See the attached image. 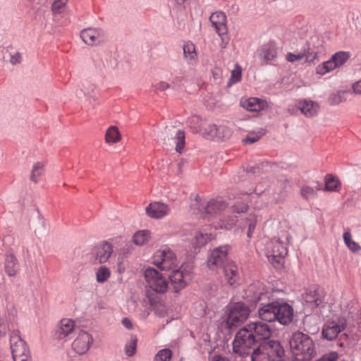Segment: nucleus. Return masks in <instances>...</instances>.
<instances>
[{
  "label": "nucleus",
  "instance_id": "cd10ccee",
  "mask_svg": "<svg viewBox=\"0 0 361 361\" xmlns=\"http://www.w3.org/2000/svg\"><path fill=\"white\" fill-rule=\"evenodd\" d=\"M1 59L5 61H9L12 65L19 64L21 62V54L16 51H10L8 48H2Z\"/></svg>",
  "mask_w": 361,
  "mask_h": 361
},
{
  "label": "nucleus",
  "instance_id": "412c9836",
  "mask_svg": "<svg viewBox=\"0 0 361 361\" xmlns=\"http://www.w3.org/2000/svg\"><path fill=\"white\" fill-rule=\"evenodd\" d=\"M113 252V246L111 243L104 241L95 247V260L102 264L108 261Z\"/></svg>",
  "mask_w": 361,
  "mask_h": 361
},
{
  "label": "nucleus",
  "instance_id": "423d86ee",
  "mask_svg": "<svg viewBox=\"0 0 361 361\" xmlns=\"http://www.w3.org/2000/svg\"><path fill=\"white\" fill-rule=\"evenodd\" d=\"M257 342L252 333L250 331L246 325L235 334L233 342V351L242 357L249 356L250 348Z\"/></svg>",
  "mask_w": 361,
  "mask_h": 361
},
{
  "label": "nucleus",
  "instance_id": "f257e3e1",
  "mask_svg": "<svg viewBox=\"0 0 361 361\" xmlns=\"http://www.w3.org/2000/svg\"><path fill=\"white\" fill-rule=\"evenodd\" d=\"M267 298L265 293H260L255 296L253 301L259 303L258 314L259 318L267 322H279L281 324H290L293 317V309L286 302H271L267 304L262 302Z\"/></svg>",
  "mask_w": 361,
  "mask_h": 361
},
{
  "label": "nucleus",
  "instance_id": "9b49d317",
  "mask_svg": "<svg viewBox=\"0 0 361 361\" xmlns=\"http://www.w3.org/2000/svg\"><path fill=\"white\" fill-rule=\"evenodd\" d=\"M250 309L243 302H237L231 306L226 323L229 327H235L245 322L249 314Z\"/></svg>",
  "mask_w": 361,
  "mask_h": 361
},
{
  "label": "nucleus",
  "instance_id": "0e129e2a",
  "mask_svg": "<svg viewBox=\"0 0 361 361\" xmlns=\"http://www.w3.org/2000/svg\"><path fill=\"white\" fill-rule=\"evenodd\" d=\"M96 66H97L99 70L101 71L102 66H103V63L102 61H99V64H96Z\"/></svg>",
  "mask_w": 361,
  "mask_h": 361
},
{
  "label": "nucleus",
  "instance_id": "8fccbe9b",
  "mask_svg": "<svg viewBox=\"0 0 361 361\" xmlns=\"http://www.w3.org/2000/svg\"><path fill=\"white\" fill-rule=\"evenodd\" d=\"M187 123L191 128H194L195 131H197L201 124V119L197 116H192L188 118Z\"/></svg>",
  "mask_w": 361,
  "mask_h": 361
},
{
  "label": "nucleus",
  "instance_id": "69168bd1",
  "mask_svg": "<svg viewBox=\"0 0 361 361\" xmlns=\"http://www.w3.org/2000/svg\"><path fill=\"white\" fill-rule=\"evenodd\" d=\"M186 0H176V1L178 4H181L183 3H184Z\"/></svg>",
  "mask_w": 361,
  "mask_h": 361
},
{
  "label": "nucleus",
  "instance_id": "680f3d73",
  "mask_svg": "<svg viewBox=\"0 0 361 361\" xmlns=\"http://www.w3.org/2000/svg\"><path fill=\"white\" fill-rule=\"evenodd\" d=\"M122 324L123 325L127 328L128 329H132L133 327V324H132V322H130V320L128 318H123L122 319Z\"/></svg>",
  "mask_w": 361,
  "mask_h": 361
},
{
  "label": "nucleus",
  "instance_id": "052dcab7",
  "mask_svg": "<svg viewBox=\"0 0 361 361\" xmlns=\"http://www.w3.org/2000/svg\"><path fill=\"white\" fill-rule=\"evenodd\" d=\"M353 88L356 94H361V79L359 81L354 83Z\"/></svg>",
  "mask_w": 361,
  "mask_h": 361
},
{
  "label": "nucleus",
  "instance_id": "9d476101",
  "mask_svg": "<svg viewBox=\"0 0 361 361\" xmlns=\"http://www.w3.org/2000/svg\"><path fill=\"white\" fill-rule=\"evenodd\" d=\"M145 278L147 286L157 293H163L167 290L168 281L165 277L154 268H147L145 271Z\"/></svg>",
  "mask_w": 361,
  "mask_h": 361
},
{
  "label": "nucleus",
  "instance_id": "de8ad7c7",
  "mask_svg": "<svg viewBox=\"0 0 361 361\" xmlns=\"http://www.w3.org/2000/svg\"><path fill=\"white\" fill-rule=\"evenodd\" d=\"M67 2H68V0H56V1H55L53 3L52 7H51L53 13L55 14L61 13L63 11Z\"/></svg>",
  "mask_w": 361,
  "mask_h": 361
},
{
  "label": "nucleus",
  "instance_id": "49530a36",
  "mask_svg": "<svg viewBox=\"0 0 361 361\" xmlns=\"http://www.w3.org/2000/svg\"><path fill=\"white\" fill-rule=\"evenodd\" d=\"M217 134V126L214 124H211L204 129V136L207 139L216 140Z\"/></svg>",
  "mask_w": 361,
  "mask_h": 361
},
{
  "label": "nucleus",
  "instance_id": "774afa93",
  "mask_svg": "<svg viewBox=\"0 0 361 361\" xmlns=\"http://www.w3.org/2000/svg\"><path fill=\"white\" fill-rule=\"evenodd\" d=\"M253 173H255V169H253V171H252Z\"/></svg>",
  "mask_w": 361,
  "mask_h": 361
},
{
  "label": "nucleus",
  "instance_id": "79ce46f5",
  "mask_svg": "<svg viewBox=\"0 0 361 361\" xmlns=\"http://www.w3.org/2000/svg\"><path fill=\"white\" fill-rule=\"evenodd\" d=\"M301 196L305 200L314 198L317 195V190L309 185H303L300 189Z\"/></svg>",
  "mask_w": 361,
  "mask_h": 361
},
{
  "label": "nucleus",
  "instance_id": "a18cd8bd",
  "mask_svg": "<svg viewBox=\"0 0 361 361\" xmlns=\"http://www.w3.org/2000/svg\"><path fill=\"white\" fill-rule=\"evenodd\" d=\"M96 87L93 84L85 83L82 84V87L80 90H77L76 94L78 97H81L82 94L91 95L94 92Z\"/></svg>",
  "mask_w": 361,
  "mask_h": 361
},
{
  "label": "nucleus",
  "instance_id": "4c0bfd02",
  "mask_svg": "<svg viewBox=\"0 0 361 361\" xmlns=\"http://www.w3.org/2000/svg\"><path fill=\"white\" fill-rule=\"evenodd\" d=\"M340 184L338 180L331 175H327L325 179V190L328 191H336Z\"/></svg>",
  "mask_w": 361,
  "mask_h": 361
},
{
  "label": "nucleus",
  "instance_id": "72a5a7b5",
  "mask_svg": "<svg viewBox=\"0 0 361 361\" xmlns=\"http://www.w3.org/2000/svg\"><path fill=\"white\" fill-rule=\"evenodd\" d=\"M183 54L189 63L194 61L197 57L195 46L192 43H188L183 46Z\"/></svg>",
  "mask_w": 361,
  "mask_h": 361
},
{
  "label": "nucleus",
  "instance_id": "58836bf2",
  "mask_svg": "<svg viewBox=\"0 0 361 361\" xmlns=\"http://www.w3.org/2000/svg\"><path fill=\"white\" fill-rule=\"evenodd\" d=\"M137 338L135 336H131L130 340L126 343L125 345V352L126 355L130 357L133 356L136 352L137 348Z\"/></svg>",
  "mask_w": 361,
  "mask_h": 361
},
{
  "label": "nucleus",
  "instance_id": "7ed1b4c3",
  "mask_svg": "<svg viewBox=\"0 0 361 361\" xmlns=\"http://www.w3.org/2000/svg\"><path fill=\"white\" fill-rule=\"evenodd\" d=\"M285 350L278 341L269 340L261 343L249 357L251 361H281Z\"/></svg>",
  "mask_w": 361,
  "mask_h": 361
},
{
  "label": "nucleus",
  "instance_id": "338daca9",
  "mask_svg": "<svg viewBox=\"0 0 361 361\" xmlns=\"http://www.w3.org/2000/svg\"><path fill=\"white\" fill-rule=\"evenodd\" d=\"M356 20L358 21L359 24L360 25V23H361V15L357 16Z\"/></svg>",
  "mask_w": 361,
  "mask_h": 361
},
{
  "label": "nucleus",
  "instance_id": "bb28decb",
  "mask_svg": "<svg viewBox=\"0 0 361 361\" xmlns=\"http://www.w3.org/2000/svg\"><path fill=\"white\" fill-rule=\"evenodd\" d=\"M304 300L311 308L317 307L322 302V297L319 289L310 290L306 293Z\"/></svg>",
  "mask_w": 361,
  "mask_h": 361
},
{
  "label": "nucleus",
  "instance_id": "09e8293b",
  "mask_svg": "<svg viewBox=\"0 0 361 361\" xmlns=\"http://www.w3.org/2000/svg\"><path fill=\"white\" fill-rule=\"evenodd\" d=\"M305 55L306 53L303 52L302 50L300 51L298 54L288 52L286 56V59L288 62L294 63L295 61H299L302 60L303 58H305Z\"/></svg>",
  "mask_w": 361,
  "mask_h": 361
},
{
  "label": "nucleus",
  "instance_id": "6e6d98bb",
  "mask_svg": "<svg viewBox=\"0 0 361 361\" xmlns=\"http://www.w3.org/2000/svg\"><path fill=\"white\" fill-rule=\"evenodd\" d=\"M241 71L240 70H234L232 71L231 80L233 82H237L240 80Z\"/></svg>",
  "mask_w": 361,
  "mask_h": 361
},
{
  "label": "nucleus",
  "instance_id": "393cba45",
  "mask_svg": "<svg viewBox=\"0 0 361 361\" xmlns=\"http://www.w3.org/2000/svg\"><path fill=\"white\" fill-rule=\"evenodd\" d=\"M241 106L250 111H259L267 107V102L265 100L251 97L240 102Z\"/></svg>",
  "mask_w": 361,
  "mask_h": 361
},
{
  "label": "nucleus",
  "instance_id": "f03ea898",
  "mask_svg": "<svg viewBox=\"0 0 361 361\" xmlns=\"http://www.w3.org/2000/svg\"><path fill=\"white\" fill-rule=\"evenodd\" d=\"M289 345L293 355L295 357L293 361H310L316 355L315 345L312 338L302 331L293 333Z\"/></svg>",
  "mask_w": 361,
  "mask_h": 361
},
{
  "label": "nucleus",
  "instance_id": "473e14b6",
  "mask_svg": "<svg viewBox=\"0 0 361 361\" xmlns=\"http://www.w3.org/2000/svg\"><path fill=\"white\" fill-rule=\"evenodd\" d=\"M44 171V164L42 162H37L34 164L31 175L30 179L35 183L38 182V178L41 176Z\"/></svg>",
  "mask_w": 361,
  "mask_h": 361
},
{
  "label": "nucleus",
  "instance_id": "b1692460",
  "mask_svg": "<svg viewBox=\"0 0 361 361\" xmlns=\"http://www.w3.org/2000/svg\"><path fill=\"white\" fill-rule=\"evenodd\" d=\"M75 330V324L72 319H63L56 331V336L59 339L65 338L73 333Z\"/></svg>",
  "mask_w": 361,
  "mask_h": 361
},
{
  "label": "nucleus",
  "instance_id": "3c124183",
  "mask_svg": "<svg viewBox=\"0 0 361 361\" xmlns=\"http://www.w3.org/2000/svg\"><path fill=\"white\" fill-rule=\"evenodd\" d=\"M262 135V134L260 133H250L245 139L243 140V142L245 145H250L259 140Z\"/></svg>",
  "mask_w": 361,
  "mask_h": 361
},
{
  "label": "nucleus",
  "instance_id": "dca6fc26",
  "mask_svg": "<svg viewBox=\"0 0 361 361\" xmlns=\"http://www.w3.org/2000/svg\"><path fill=\"white\" fill-rule=\"evenodd\" d=\"M247 325V329L252 333L257 341L267 339L272 334V329L269 325L262 322H252Z\"/></svg>",
  "mask_w": 361,
  "mask_h": 361
},
{
  "label": "nucleus",
  "instance_id": "4d7b16f0",
  "mask_svg": "<svg viewBox=\"0 0 361 361\" xmlns=\"http://www.w3.org/2000/svg\"><path fill=\"white\" fill-rule=\"evenodd\" d=\"M169 84L164 81H161L155 85L156 90L157 91H164L169 88Z\"/></svg>",
  "mask_w": 361,
  "mask_h": 361
},
{
  "label": "nucleus",
  "instance_id": "603ef678",
  "mask_svg": "<svg viewBox=\"0 0 361 361\" xmlns=\"http://www.w3.org/2000/svg\"><path fill=\"white\" fill-rule=\"evenodd\" d=\"M247 220L249 222L247 235H248V237H250L252 231L255 228V223L257 221V216L255 214H253V215L252 214H250L249 217H247Z\"/></svg>",
  "mask_w": 361,
  "mask_h": 361
},
{
  "label": "nucleus",
  "instance_id": "6ab92c4d",
  "mask_svg": "<svg viewBox=\"0 0 361 361\" xmlns=\"http://www.w3.org/2000/svg\"><path fill=\"white\" fill-rule=\"evenodd\" d=\"M257 55L266 64L271 63L277 57V47L274 44H266L257 49Z\"/></svg>",
  "mask_w": 361,
  "mask_h": 361
},
{
  "label": "nucleus",
  "instance_id": "6e6552de",
  "mask_svg": "<svg viewBox=\"0 0 361 361\" xmlns=\"http://www.w3.org/2000/svg\"><path fill=\"white\" fill-rule=\"evenodd\" d=\"M161 138L165 145H171L173 141L176 144V151L181 153L185 146V132L174 126H166L161 133Z\"/></svg>",
  "mask_w": 361,
  "mask_h": 361
},
{
  "label": "nucleus",
  "instance_id": "5701e85b",
  "mask_svg": "<svg viewBox=\"0 0 361 361\" xmlns=\"http://www.w3.org/2000/svg\"><path fill=\"white\" fill-rule=\"evenodd\" d=\"M222 267L224 273V276L227 282L231 286L237 284L239 281L240 277L238 269L236 264H234L232 261H229Z\"/></svg>",
  "mask_w": 361,
  "mask_h": 361
},
{
  "label": "nucleus",
  "instance_id": "c03bdc74",
  "mask_svg": "<svg viewBox=\"0 0 361 361\" xmlns=\"http://www.w3.org/2000/svg\"><path fill=\"white\" fill-rule=\"evenodd\" d=\"M172 353L169 348L160 350L156 355L154 361H170Z\"/></svg>",
  "mask_w": 361,
  "mask_h": 361
},
{
  "label": "nucleus",
  "instance_id": "a211bd4d",
  "mask_svg": "<svg viewBox=\"0 0 361 361\" xmlns=\"http://www.w3.org/2000/svg\"><path fill=\"white\" fill-rule=\"evenodd\" d=\"M93 341L92 336L84 331H80L72 343L73 349L78 354L85 353Z\"/></svg>",
  "mask_w": 361,
  "mask_h": 361
},
{
  "label": "nucleus",
  "instance_id": "20e7f679",
  "mask_svg": "<svg viewBox=\"0 0 361 361\" xmlns=\"http://www.w3.org/2000/svg\"><path fill=\"white\" fill-rule=\"evenodd\" d=\"M226 204L222 200H211L203 201L197 196L191 203L190 208L194 214H200L204 218L214 216L225 209Z\"/></svg>",
  "mask_w": 361,
  "mask_h": 361
},
{
  "label": "nucleus",
  "instance_id": "2eb2a0df",
  "mask_svg": "<svg viewBox=\"0 0 361 361\" xmlns=\"http://www.w3.org/2000/svg\"><path fill=\"white\" fill-rule=\"evenodd\" d=\"M228 246H220L214 249L207 260V265L210 269H215L219 267H224L229 262L228 257Z\"/></svg>",
  "mask_w": 361,
  "mask_h": 361
},
{
  "label": "nucleus",
  "instance_id": "4be33fe9",
  "mask_svg": "<svg viewBox=\"0 0 361 361\" xmlns=\"http://www.w3.org/2000/svg\"><path fill=\"white\" fill-rule=\"evenodd\" d=\"M209 20L219 35L227 33L226 16L223 12L217 11L213 13L210 16Z\"/></svg>",
  "mask_w": 361,
  "mask_h": 361
},
{
  "label": "nucleus",
  "instance_id": "37998d69",
  "mask_svg": "<svg viewBox=\"0 0 361 361\" xmlns=\"http://www.w3.org/2000/svg\"><path fill=\"white\" fill-rule=\"evenodd\" d=\"M345 94L346 92L344 91H338L336 93L331 94L329 99L330 104L336 105L345 101Z\"/></svg>",
  "mask_w": 361,
  "mask_h": 361
},
{
  "label": "nucleus",
  "instance_id": "ea45409f",
  "mask_svg": "<svg viewBox=\"0 0 361 361\" xmlns=\"http://www.w3.org/2000/svg\"><path fill=\"white\" fill-rule=\"evenodd\" d=\"M238 219L235 215H229L221 220L219 227L221 228L231 229L234 226Z\"/></svg>",
  "mask_w": 361,
  "mask_h": 361
},
{
  "label": "nucleus",
  "instance_id": "aec40b11",
  "mask_svg": "<svg viewBox=\"0 0 361 361\" xmlns=\"http://www.w3.org/2000/svg\"><path fill=\"white\" fill-rule=\"evenodd\" d=\"M147 214L154 219H161L166 216L169 212V207L162 202H154L150 203L145 209Z\"/></svg>",
  "mask_w": 361,
  "mask_h": 361
},
{
  "label": "nucleus",
  "instance_id": "1a4fd4ad",
  "mask_svg": "<svg viewBox=\"0 0 361 361\" xmlns=\"http://www.w3.org/2000/svg\"><path fill=\"white\" fill-rule=\"evenodd\" d=\"M153 263L162 270H171L178 266L176 255L168 247H164L154 253Z\"/></svg>",
  "mask_w": 361,
  "mask_h": 361
},
{
  "label": "nucleus",
  "instance_id": "2f4dec72",
  "mask_svg": "<svg viewBox=\"0 0 361 361\" xmlns=\"http://www.w3.org/2000/svg\"><path fill=\"white\" fill-rule=\"evenodd\" d=\"M212 239V237L211 234L198 233L193 238L192 244L195 249L200 248L202 246H204L208 241L211 240Z\"/></svg>",
  "mask_w": 361,
  "mask_h": 361
},
{
  "label": "nucleus",
  "instance_id": "13d9d810",
  "mask_svg": "<svg viewBox=\"0 0 361 361\" xmlns=\"http://www.w3.org/2000/svg\"><path fill=\"white\" fill-rule=\"evenodd\" d=\"M221 38V44H220L221 48H225L228 43L229 38L226 33L224 35H219Z\"/></svg>",
  "mask_w": 361,
  "mask_h": 361
},
{
  "label": "nucleus",
  "instance_id": "bf43d9fd",
  "mask_svg": "<svg viewBox=\"0 0 361 361\" xmlns=\"http://www.w3.org/2000/svg\"><path fill=\"white\" fill-rule=\"evenodd\" d=\"M6 334V326L4 321L0 319V338L4 337Z\"/></svg>",
  "mask_w": 361,
  "mask_h": 361
},
{
  "label": "nucleus",
  "instance_id": "4468645a",
  "mask_svg": "<svg viewBox=\"0 0 361 361\" xmlns=\"http://www.w3.org/2000/svg\"><path fill=\"white\" fill-rule=\"evenodd\" d=\"M82 41L89 46L97 45L106 41L104 31L101 28H87L81 31Z\"/></svg>",
  "mask_w": 361,
  "mask_h": 361
},
{
  "label": "nucleus",
  "instance_id": "0eeeda50",
  "mask_svg": "<svg viewBox=\"0 0 361 361\" xmlns=\"http://www.w3.org/2000/svg\"><path fill=\"white\" fill-rule=\"evenodd\" d=\"M10 348L13 361H31L29 348L19 331H13L11 334Z\"/></svg>",
  "mask_w": 361,
  "mask_h": 361
},
{
  "label": "nucleus",
  "instance_id": "f3484780",
  "mask_svg": "<svg viewBox=\"0 0 361 361\" xmlns=\"http://www.w3.org/2000/svg\"><path fill=\"white\" fill-rule=\"evenodd\" d=\"M169 277L176 290L184 288L192 279L191 274L183 267L174 269Z\"/></svg>",
  "mask_w": 361,
  "mask_h": 361
},
{
  "label": "nucleus",
  "instance_id": "39448f33",
  "mask_svg": "<svg viewBox=\"0 0 361 361\" xmlns=\"http://www.w3.org/2000/svg\"><path fill=\"white\" fill-rule=\"evenodd\" d=\"M289 242V235H286L285 240L274 238L267 243L265 252L269 261L274 266L282 264L284 257L288 254L286 244Z\"/></svg>",
  "mask_w": 361,
  "mask_h": 361
},
{
  "label": "nucleus",
  "instance_id": "a878e982",
  "mask_svg": "<svg viewBox=\"0 0 361 361\" xmlns=\"http://www.w3.org/2000/svg\"><path fill=\"white\" fill-rule=\"evenodd\" d=\"M298 107L307 117L316 116L319 109L317 103L307 99L300 101Z\"/></svg>",
  "mask_w": 361,
  "mask_h": 361
},
{
  "label": "nucleus",
  "instance_id": "5fc2aeb1",
  "mask_svg": "<svg viewBox=\"0 0 361 361\" xmlns=\"http://www.w3.org/2000/svg\"><path fill=\"white\" fill-rule=\"evenodd\" d=\"M247 207L245 204H239L233 206V212L235 213H243L247 211Z\"/></svg>",
  "mask_w": 361,
  "mask_h": 361
},
{
  "label": "nucleus",
  "instance_id": "c85d7f7f",
  "mask_svg": "<svg viewBox=\"0 0 361 361\" xmlns=\"http://www.w3.org/2000/svg\"><path fill=\"white\" fill-rule=\"evenodd\" d=\"M19 269L17 259L12 254L6 255L5 259V271L8 276H13L16 274Z\"/></svg>",
  "mask_w": 361,
  "mask_h": 361
},
{
  "label": "nucleus",
  "instance_id": "f8f14e48",
  "mask_svg": "<svg viewBox=\"0 0 361 361\" xmlns=\"http://www.w3.org/2000/svg\"><path fill=\"white\" fill-rule=\"evenodd\" d=\"M350 58V54L346 51H338L334 54L329 60L322 63L316 68V73L324 75L326 73L343 66Z\"/></svg>",
  "mask_w": 361,
  "mask_h": 361
},
{
  "label": "nucleus",
  "instance_id": "f704fd0d",
  "mask_svg": "<svg viewBox=\"0 0 361 361\" xmlns=\"http://www.w3.org/2000/svg\"><path fill=\"white\" fill-rule=\"evenodd\" d=\"M343 240L347 247L353 252H357L361 249L360 246L353 240L352 235L348 231L343 233Z\"/></svg>",
  "mask_w": 361,
  "mask_h": 361
},
{
  "label": "nucleus",
  "instance_id": "ddd939ff",
  "mask_svg": "<svg viewBox=\"0 0 361 361\" xmlns=\"http://www.w3.org/2000/svg\"><path fill=\"white\" fill-rule=\"evenodd\" d=\"M346 322L344 319H336L327 321L323 326L322 335L324 338L332 341L336 338L338 334L345 329Z\"/></svg>",
  "mask_w": 361,
  "mask_h": 361
},
{
  "label": "nucleus",
  "instance_id": "c9c22d12",
  "mask_svg": "<svg viewBox=\"0 0 361 361\" xmlns=\"http://www.w3.org/2000/svg\"><path fill=\"white\" fill-rule=\"evenodd\" d=\"M303 52L306 53L305 61L308 63H315L318 61V56L317 53L314 51H312L308 43H307L306 46L302 49Z\"/></svg>",
  "mask_w": 361,
  "mask_h": 361
},
{
  "label": "nucleus",
  "instance_id": "c756f323",
  "mask_svg": "<svg viewBox=\"0 0 361 361\" xmlns=\"http://www.w3.org/2000/svg\"><path fill=\"white\" fill-rule=\"evenodd\" d=\"M121 134L117 127H109L105 134V140L108 143H116L120 141Z\"/></svg>",
  "mask_w": 361,
  "mask_h": 361
},
{
  "label": "nucleus",
  "instance_id": "a19ab883",
  "mask_svg": "<svg viewBox=\"0 0 361 361\" xmlns=\"http://www.w3.org/2000/svg\"><path fill=\"white\" fill-rule=\"evenodd\" d=\"M217 137L216 140H227L230 138L232 135V130L226 126H217Z\"/></svg>",
  "mask_w": 361,
  "mask_h": 361
},
{
  "label": "nucleus",
  "instance_id": "e433bc0d",
  "mask_svg": "<svg viewBox=\"0 0 361 361\" xmlns=\"http://www.w3.org/2000/svg\"><path fill=\"white\" fill-rule=\"evenodd\" d=\"M111 272L109 268L106 267H101L96 272L97 281L99 283H104L110 277Z\"/></svg>",
  "mask_w": 361,
  "mask_h": 361
},
{
  "label": "nucleus",
  "instance_id": "864d4df0",
  "mask_svg": "<svg viewBox=\"0 0 361 361\" xmlns=\"http://www.w3.org/2000/svg\"><path fill=\"white\" fill-rule=\"evenodd\" d=\"M337 358L338 354L335 352H332L329 354L324 355L317 361H336Z\"/></svg>",
  "mask_w": 361,
  "mask_h": 361
},
{
  "label": "nucleus",
  "instance_id": "e2e57ef3",
  "mask_svg": "<svg viewBox=\"0 0 361 361\" xmlns=\"http://www.w3.org/2000/svg\"><path fill=\"white\" fill-rule=\"evenodd\" d=\"M212 361H230L227 357L221 355H215L212 357Z\"/></svg>",
  "mask_w": 361,
  "mask_h": 361
},
{
  "label": "nucleus",
  "instance_id": "7c9ffc66",
  "mask_svg": "<svg viewBox=\"0 0 361 361\" xmlns=\"http://www.w3.org/2000/svg\"><path fill=\"white\" fill-rule=\"evenodd\" d=\"M149 238L150 232L147 230H141L134 234L133 241L137 245H142L147 243Z\"/></svg>",
  "mask_w": 361,
  "mask_h": 361
}]
</instances>
